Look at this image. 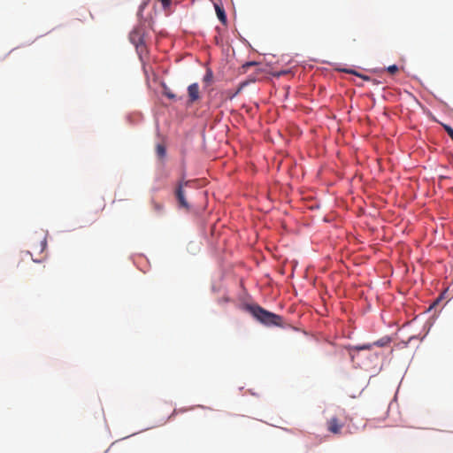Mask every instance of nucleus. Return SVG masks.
<instances>
[{"instance_id": "f03ea898", "label": "nucleus", "mask_w": 453, "mask_h": 453, "mask_svg": "<svg viewBox=\"0 0 453 453\" xmlns=\"http://www.w3.org/2000/svg\"><path fill=\"white\" fill-rule=\"evenodd\" d=\"M188 183H189L188 180H181L178 183L176 189H175V196L179 203V206L185 208L187 210L189 209V204L187 202L186 197H185L184 187L187 186Z\"/></svg>"}, {"instance_id": "6ab92c4d", "label": "nucleus", "mask_w": 453, "mask_h": 453, "mask_svg": "<svg viewBox=\"0 0 453 453\" xmlns=\"http://www.w3.org/2000/svg\"><path fill=\"white\" fill-rule=\"evenodd\" d=\"M35 262H40L41 259H33Z\"/></svg>"}, {"instance_id": "f257e3e1", "label": "nucleus", "mask_w": 453, "mask_h": 453, "mask_svg": "<svg viewBox=\"0 0 453 453\" xmlns=\"http://www.w3.org/2000/svg\"><path fill=\"white\" fill-rule=\"evenodd\" d=\"M250 312L262 324L265 326H280L282 318L275 313L268 311L259 305L248 307Z\"/></svg>"}, {"instance_id": "f8f14e48", "label": "nucleus", "mask_w": 453, "mask_h": 453, "mask_svg": "<svg viewBox=\"0 0 453 453\" xmlns=\"http://www.w3.org/2000/svg\"><path fill=\"white\" fill-rule=\"evenodd\" d=\"M157 1L161 3L163 9L165 11L168 10L171 6V3H172L171 0H157Z\"/></svg>"}, {"instance_id": "ddd939ff", "label": "nucleus", "mask_w": 453, "mask_h": 453, "mask_svg": "<svg viewBox=\"0 0 453 453\" xmlns=\"http://www.w3.org/2000/svg\"><path fill=\"white\" fill-rule=\"evenodd\" d=\"M443 127L447 134H449V136L453 140V128L448 125H443Z\"/></svg>"}, {"instance_id": "dca6fc26", "label": "nucleus", "mask_w": 453, "mask_h": 453, "mask_svg": "<svg viewBox=\"0 0 453 453\" xmlns=\"http://www.w3.org/2000/svg\"><path fill=\"white\" fill-rule=\"evenodd\" d=\"M242 87H243V84H242V85L238 88V89L236 90V92H235L233 96H230V98H233V97H234V96H235L237 94H239V93L241 92V90H242Z\"/></svg>"}, {"instance_id": "0eeeda50", "label": "nucleus", "mask_w": 453, "mask_h": 453, "mask_svg": "<svg viewBox=\"0 0 453 453\" xmlns=\"http://www.w3.org/2000/svg\"><path fill=\"white\" fill-rule=\"evenodd\" d=\"M203 81L207 85H211V82L213 81V73H212V71L211 69H207L206 70V73H205V75L203 76Z\"/></svg>"}, {"instance_id": "9b49d317", "label": "nucleus", "mask_w": 453, "mask_h": 453, "mask_svg": "<svg viewBox=\"0 0 453 453\" xmlns=\"http://www.w3.org/2000/svg\"><path fill=\"white\" fill-rule=\"evenodd\" d=\"M151 204H152V208L153 210L157 212V213H161L163 211H164V205L160 203H157L156 201H152L151 202Z\"/></svg>"}, {"instance_id": "39448f33", "label": "nucleus", "mask_w": 453, "mask_h": 453, "mask_svg": "<svg viewBox=\"0 0 453 453\" xmlns=\"http://www.w3.org/2000/svg\"><path fill=\"white\" fill-rule=\"evenodd\" d=\"M214 8H215L218 19L220 20V22L222 24H226L227 19H226V14L225 12L224 8L218 4H214Z\"/></svg>"}, {"instance_id": "4468645a", "label": "nucleus", "mask_w": 453, "mask_h": 453, "mask_svg": "<svg viewBox=\"0 0 453 453\" xmlns=\"http://www.w3.org/2000/svg\"><path fill=\"white\" fill-rule=\"evenodd\" d=\"M397 71H398V66L395 65H392L388 67V72L391 74H395Z\"/></svg>"}, {"instance_id": "423d86ee", "label": "nucleus", "mask_w": 453, "mask_h": 453, "mask_svg": "<svg viewBox=\"0 0 453 453\" xmlns=\"http://www.w3.org/2000/svg\"><path fill=\"white\" fill-rule=\"evenodd\" d=\"M47 242L46 238H42L39 242H34L31 246L32 250L35 251H38L39 253H42L46 249Z\"/></svg>"}, {"instance_id": "9d476101", "label": "nucleus", "mask_w": 453, "mask_h": 453, "mask_svg": "<svg viewBox=\"0 0 453 453\" xmlns=\"http://www.w3.org/2000/svg\"><path fill=\"white\" fill-rule=\"evenodd\" d=\"M156 151H157V154L159 157H164L166 154V150H165V148L164 145L162 144H157V147H156Z\"/></svg>"}, {"instance_id": "f3484780", "label": "nucleus", "mask_w": 453, "mask_h": 453, "mask_svg": "<svg viewBox=\"0 0 453 453\" xmlns=\"http://www.w3.org/2000/svg\"><path fill=\"white\" fill-rule=\"evenodd\" d=\"M146 6V3H144L142 6H141V11H142Z\"/></svg>"}, {"instance_id": "a211bd4d", "label": "nucleus", "mask_w": 453, "mask_h": 453, "mask_svg": "<svg viewBox=\"0 0 453 453\" xmlns=\"http://www.w3.org/2000/svg\"><path fill=\"white\" fill-rule=\"evenodd\" d=\"M347 73H355L356 74V73L354 71H347Z\"/></svg>"}, {"instance_id": "20e7f679", "label": "nucleus", "mask_w": 453, "mask_h": 453, "mask_svg": "<svg viewBox=\"0 0 453 453\" xmlns=\"http://www.w3.org/2000/svg\"><path fill=\"white\" fill-rule=\"evenodd\" d=\"M188 104H192L200 99L199 86L197 83H192L188 87Z\"/></svg>"}, {"instance_id": "1a4fd4ad", "label": "nucleus", "mask_w": 453, "mask_h": 453, "mask_svg": "<svg viewBox=\"0 0 453 453\" xmlns=\"http://www.w3.org/2000/svg\"><path fill=\"white\" fill-rule=\"evenodd\" d=\"M390 342V339L388 337L381 338L374 342H372L373 346L377 347H384Z\"/></svg>"}, {"instance_id": "2eb2a0df", "label": "nucleus", "mask_w": 453, "mask_h": 453, "mask_svg": "<svg viewBox=\"0 0 453 453\" xmlns=\"http://www.w3.org/2000/svg\"><path fill=\"white\" fill-rule=\"evenodd\" d=\"M165 96H166L168 98H170V99H173V98H175V95H174V94H173V93H172V92H170V91H167V92H165Z\"/></svg>"}, {"instance_id": "6e6552de", "label": "nucleus", "mask_w": 453, "mask_h": 453, "mask_svg": "<svg viewBox=\"0 0 453 453\" xmlns=\"http://www.w3.org/2000/svg\"><path fill=\"white\" fill-rule=\"evenodd\" d=\"M372 347H373L372 343H366V344L353 346V347H351V349H355L357 351L370 350L372 349Z\"/></svg>"}, {"instance_id": "7ed1b4c3", "label": "nucleus", "mask_w": 453, "mask_h": 453, "mask_svg": "<svg viewBox=\"0 0 453 453\" xmlns=\"http://www.w3.org/2000/svg\"><path fill=\"white\" fill-rule=\"evenodd\" d=\"M327 430L334 434H340L344 423L337 417H332L326 422Z\"/></svg>"}]
</instances>
